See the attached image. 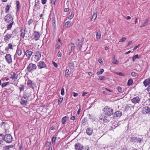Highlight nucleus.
I'll use <instances>...</instances> for the list:
<instances>
[{"mask_svg":"<svg viewBox=\"0 0 150 150\" xmlns=\"http://www.w3.org/2000/svg\"><path fill=\"white\" fill-rule=\"evenodd\" d=\"M136 142L137 143H140L143 141V138L137 137Z\"/></svg>","mask_w":150,"mask_h":150,"instance_id":"30","label":"nucleus"},{"mask_svg":"<svg viewBox=\"0 0 150 150\" xmlns=\"http://www.w3.org/2000/svg\"><path fill=\"white\" fill-rule=\"evenodd\" d=\"M37 69V66L35 64L30 63L28 65L27 69L29 72H31Z\"/></svg>","mask_w":150,"mask_h":150,"instance_id":"5","label":"nucleus"},{"mask_svg":"<svg viewBox=\"0 0 150 150\" xmlns=\"http://www.w3.org/2000/svg\"><path fill=\"white\" fill-rule=\"evenodd\" d=\"M98 62L99 63L101 64V63H102L103 60H102V59L101 58L99 59H98Z\"/></svg>","mask_w":150,"mask_h":150,"instance_id":"62","label":"nucleus"},{"mask_svg":"<svg viewBox=\"0 0 150 150\" xmlns=\"http://www.w3.org/2000/svg\"><path fill=\"white\" fill-rule=\"evenodd\" d=\"M115 114L117 117H120L122 114V112L119 111H117L115 112Z\"/></svg>","mask_w":150,"mask_h":150,"instance_id":"32","label":"nucleus"},{"mask_svg":"<svg viewBox=\"0 0 150 150\" xmlns=\"http://www.w3.org/2000/svg\"><path fill=\"white\" fill-rule=\"evenodd\" d=\"M74 146L76 150H82L83 147L82 145L78 142L75 144Z\"/></svg>","mask_w":150,"mask_h":150,"instance_id":"12","label":"nucleus"},{"mask_svg":"<svg viewBox=\"0 0 150 150\" xmlns=\"http://www.w3.org/2000/svg\"><path fill=\"white\" fill-rule=\"evenodd\" d=\"M113 60H114V61H113L112 62V63L116 64H118L119 62L117 60L115 59V55L113 56Z\"/></svg>","mask_w":150,"mask_h":150,"instance_id":"34","label":"nucleus"},{"mask_svg":"<svg viewBox=\"0 0 150 150\" xmlns=\"http://www.w3.org/2000/svg\"><path fill=\"white\" fill-rule=\"evenodd\" d=\"M72 95H73L74 97H76L78 96V94L76 93L73 92L72 93Z\"/></svg>","mask_w":150,"mask_h":150,"instance_id":"56","label":"nucleus"},{"mask_svg":"<svg viewBox=\"0 0 150 150\" xmlns=\"http://www.w3.org/2000/svg\"><path fill=\"white\" fill-rule=\"evenodd\" d=\"M17 10L18 12L20 11V3L19 1H17L16 2Z\"/></svg>","mask_w":150,"mask_h":150,"instance_id":"31","label":"nucleus"},{"mask_svg":"<svg viewBox=\"0 0 150 150\" xmlns=\"http://www.w3.org/2000/svg\"><path fill=\"white\" fill-rule=\"evenodd\" d=\"M70 75V73L68 69H66L65 71V76L67 77Z\"/></svg>","mask_w":150,"mask_h":150,"instance_id":"33","label":"nucleus"},{"mask_svg":"<svg viewBox=\"0 0 150 150\" xmlns=\"http://www.w3.org/2000/svg\"><path fill=\"white\" fill-rule=\"evenodd\" d=\"M47 0H41V2L43 4H45L47 2Z\"/></svg>","mask_w":150,"mask_h":150,"instance_id":"57","label":"nucleus"},{"mask_svg":"<svg viewBox=\"0 0 150 150\" xmlns=\"http://www.w3.org/2000/svg\"><path fill=\"white\" fill-rule=\"evenodd\" d=\"M55 20H52V25L53 26H55Z\"/></svg>","mask_w":150,"mask_h":150,"instance_id":"61","label":"nucleus"},{"mask_svg":"<svg viewBox=\"0 0 150 150\" xmlns=\"http://www.w3.org/2000/svg\"><path fill=\"white\" fill-rule=\"evenodd\" d=\"M18 76V75L16 73L13 72V74L11 75V76L10 78L13 80L14 81H15L17 79Z\"/></svg>","mask_w":150,"mask_h":150,"instance_id":"16","label":"nucleus"},{"mask_svg":"<svg viewBox=\"0 0 150 150\" xmlns=\"http://www.w3.org/2000/svg\"><path fill=\"white\" fill-rule=\"evenodd\" d=\"M56 49H58L60 48V46L59 44L57 43L55 46Z\"/></svg>","mask_w":150,"mask_h":150,"instance_id":"51","label":"nucleus"},{"mask_svg":"<svg viewBox=\"0 0 150 150\" xmlns=\"http://www.w3.org/2000/svg\"><path fill=\"white\" fill-rule=\"evenodd\" d=\"M33 36L34 39L35 40H37L40 38V35L38 32L35 31L33 33Z\"/></svg>","mask_w":150,"mask_h":150,"instance_id":"10","label":"nucleus"},{"mask_svg":"<svg viewBox=\"0 0 150 150\" xmlns=\"http://www.w3.org/2000/svg\"><path fill=\"white\" fill-rule=\"evenodd\" d=\"M31 96V94L28 93H25L22 97L20 102L21 104L23 106L27 105V103L29 98Z\"/></svg>","mask_w":150,"mask_h":150,"instance_id":"2","label":"nucleus"},{"mask_svg":"<svg viewBox=\"0 0 150 150\" xmlns=\"http://www.w3.org/2000/svg\"><path fill=\"white\" fill-rule=\"evenodd\" d=\"M71 50H69V55H70L72 51L74 50L75 48V46L74 43L71 42L70 44Z\"/></svg>","mask_w":150,"mask_h":150,"instance_id":"20","label":"nucleus"},{"mask_svg":"<svg viewBox=\"0 0 150 150\" xmlns=\"http://www.w3.org/2000/svg\"><path fill=\"white\" fill-rule=\"evenodd\" d=\"M69 67L71 69H73L74 67V63L73 62H71L69 64Z\"/></svg>","mask_w":150,"mask_h":150,"instance_id":"36","label":"nucleus"},{"mask_svg":"<svg viewBox=\"0 0 150 150\" xmlns=\"http://www.w3.org/2000/svg\"><path fill=\"white\" fill-rule=\"evenodd\" d=\"M133 81L132 79H129L127 83V85L129 86L131 85L132 84Z\"/></svg>","mask_w":150,"mask_h":150,"instance_id":"38","label":"nucleus"},{"mask_svg":"<svg viewBox=\"0 0 150 150\" xmlns=\"http://www.w3.org/2000/svg\"><path fill=\"white\" fill-rule=\"evenodd\" d=\"M139 57L138 56V54H137L134 56H133L132 58V61L134 62L135 61V60L136 59H139Z\"/></svg>","mask_w":150,"mask_h":150,"instance_id":"40","label":"nucleus"},{"mask_svg":"<svg viewBox=\"0 0 150 150\" xmlns=\"http://www.w3.org/2000/svg\"><path fill=\"white\" fill-rule=\"evenodd\" d=\"M93 131V129L92 128H89L86 129V132L87 134L89 136H91L92 134Z\"/></svg>","mask_w":150,"mask_h":150,"instance_id":"15","label":"nucleus"},{"mask_svg":"<svg viewBox=\"0 0 150 150\" xmlns=\"http://www.w3.org/2000/svg\"><path fill=\"white\" fill-rule=\"evenodd\" d=\"M19 89L20 90V92L23 91L24 90V86L22 84L21 85Z\"/></svg>","mask_w":150,"mask_h":150,"instance_id":"43","label":"nucleus"},{"mask_svg":"<svg viewBox=\"0 0 150 150\" xmlns=\"http://www.w3.org/2000/svg\"><path fill=\"white\" fill-rule=\"evenodd\" d=\"M127 39V38L125 37L122 38L120 40L118 43H119L120 42H122L125 41Z\"/></svg>","mask_w":150,"mask_h":150,"instance_id":"45","label":"nucleus"},{"mask_svg":"<svg viewBox=\"0 0 150 150\" xmlns=\"http://www.w3.org/2000/svg\"><path fill=\"white\" fill-rule=\"evenodd\" d=\"M109 115H102L100 117V120H103L104 122H108L110 121L111 118L109 117Z\"/></svg>","mask_w":150,"mask_h":150,"instance_id":"6","label":"nucleus"},{"mask_svg":"<svg viewBox=\"0 0 150 150\" xmlns=\"http://www.w3.org/2000/svg\"><path fill=\"white\" fill-rule=\"evenodd\" d=\"M11 7V4L7 5L5 8V13H8L9 12V11L10 9V7Z\"/></svg>","mask_w":150,"mask_h":150,"instance_id":"23","label":"nucleus"},{"mask_svg":"<svg viewBox=\"0 0 150 150\" xmlns=\"http://www.w3.org/2000/svg\"><path fill=\"white\" fill-rule=\"evenodd\" d=\"M7 86L6 84V83H3L1 84V87L2 88H3L4 87L6 86Z\"/></svg>","mask_w":150,"mask_h":150,"instance_id":"55","label":"nucleus"},{"mask_svg":"<svg viewBox=\"0 0 150 150\" xmlns=\"http://www.w3.org/2000/svg\"><path fill=\"white\" fill-rule=\"evenodd\" d=\"M148 20L147 19H146L145 21V22L142 23V25L141 26V27H143L146 25L148 23Z\"/></svg>","mask_w":150,"mask_h":150,"instance_id":"39","label":"nucleus"},{"mask_svg":"<svg viewBox=\"0 0 150 150\" xmlns=\"http://www.w3.org/2000/svg\"><path fill=\"white\" fill-rule=\"evenodd\" d=\"M141 99V98L139 96H136L131 99L132 102L134 104L139 103Z\"/></svg>","mask_w":150,"mask_h":150,"instance_id":"9","label":"nucleus"},{"mask_svg":"<svg viewBox=\"0 0 150 150\" xmlns=\"http://www.w3.org/2000/svg\"><path fill=\"white\" fill-rule=\"evenodd\" d=\"M52 63L54 65V67H55V68H57V64L56 63H55L54 62H52Z\"/></svg>","mask_w":150,"mask_h":150,"instance_id":"58","label":"nucleus"},{"mask_svg":"<svg viewBox=\"0 0 150 150\" xmlns=\"http://www.w3.org/2000/svg\"><path fill=\"white\" fill-rule=\"evenodd\" d=\"M7 62L9 64L12 62V59L11 55L10 54H6L5 57Z\"/></svg>","mask_w":150,"mask_h":150,"instance_id":"11","label":"nucleus"},{"mask_svg":"<svg viewBox=\"0 0 150 150\" xmlns=\"http://www.w3.org/2000/svg\"><path fill=\"white\" fill-rule=\"evenodd\" d=\"M105 78L104 76H101L100 77L99 79L100 80H104Z\"/></svg>","mask_w":150,"mask_h":150,"instance_id":"64","label":"nucleus"},{"mask_svg":"<svg viewBox=\"0 0 150 150\" xmlns=\"http://www.w3.org/2000/svg\"><path fill=\"white\" fill-rule=\"evenodd\" d=\"M27 84L28 86H31L33 84L32 81L30 80L29 79L28 81Z\"/></svg>","mask_w":150,"mask_h":150,"instance_id":"47","label":"nucleus"},{"mask_svg":"<svg viewBox=\"0 0 150 150\" xmlns=\"http://www.w3.org/2000/svg\"><path fill=\"white\" fill-rule=\"evenodd\" d=\"M137 137H132L130 139V142L134 144L136 142Z\"/></svg>","mask_w":150,"mask_h":150,"instance_id":"26","label":"nucleus"},{"mask_svg":"<svg viewBox=\"0 0 150 150\" xmlns=\"http://www.w3.org/2000/svg\"><path fill=\"white\" fill-rule=\"evenodd\" d=\"M103 110L105 112V115L110 116L113 113V110L108 106H106L104 108Z\"/></svg>","mask_w":150,"mask_h":150,"instance_id":"3","label":"nucleus"},{"mask_svg":"<svg viewBox=\"0 0 150 150\" xmlns=\"http://www.w3.org/2000/svg\"><path fill=\"white\" fill-rule=\"evenodd\" d=\"M61 94L62 96L64 94V89L63 88H62L61 89Z\"/></svg>","mask_w":150,"mask_h":150,"instance_id":"48","label":"nucleus"},{"mask_svg":"<svg viewBox=\"0 0 150 150\" xmlns=\"http://www.w3.org/2000/svg\"><path fill=\"white\" fill-rule=\"evenodd\" d=\"M55 0H50L51 3L53 5H54L55 4Z\"/></svg>","mask_w":150,"mask_h":150,"instance_id":"63","label":"nucleus"},{"mask_svg":"<svg viewBox=\"0 0 150 150\" xmlns=\"http://www.w3.org/2000/svg\"><path fill=\"white\" fill-rule=\"evenodd\" d=\"M21 36L23 38H24L25 37V31L24 30H22L21 31Z\"/></svg>","mask_w":150,"mask_h":150,"instance_id":"27","label":"nucleus"},{"mask_svg":"<svg viewBox=\"0 0 150 150\" xmlns=\"http://www.w3.org/2000/svg\"><path fill=\"white\" fill-rule=\"evenodd\" d=\"M117 89L119 93H122V89L120 87V86L117 87Z\"/></svg>","mask_w":150,"mask_h":150,"instance_id":"49","label":"nucleus"},{"mask_svg":"<svg viewBox=\"0 0 150 150\" xmlns=\"http://www.w3.org/2000/svg\"><path fill=\"white\" fill-rule=\"evenodd\" d=\"M104 71V69H101L99 71H98L96 74L97 75L99 74H101Z\"/></svg>","mask_w":150,"mask_h":150,"instance_id":"42","label":"nucleus"},{"mask_svg":"<svg viewBox=\"0 0 150 150\" xmlns=\"http://www.w3.org/2000/svg\"><path fill=\"white\" fill-rule=\"evenodd\" d=\"M69 118V117L67 116H65L63 117L61 121L62 124L63 125L65 124L67 120H68Z\"/></svg>","mask_w":150,"mask_h":150,"instance_id":"19","label":"nucleus"},{"mask_svg":"<svg viewBox=\"0 0 150 150\" xmlns=\"http://www.w3.org/2000/svg\"><path fill=\"white\" fill-rule=\"evenodd\" d=\"M82 42H79L77 45L78 48L79 49V51H80L81 50L82 46Z\"/></svg>","mask_w":150,"mask_h":150,"instance_id":"29","label":"nucleus"},{"mask_svg":"<svg viewBox=\"0 0 150 150\" xmlns=\"http://www.w3.org/2000/svg\"><path fill=\"white\" fill-rule=\"evenodd\" d=\"M144 85L146 87L150 84V79H147L145 80L143 83Z\"/></svg>","mask_w":150,"mask_h":150,"instance_id":"17","label":"nucleus"},{"mask_svg":"<svg viewBox=\"0 0 150 150\" xmlns=\"http://www.w3.org/2000/svg\"><path fill=\"white\" fill-rule=\"evenodd\" d=\"M63 101V98H61V97H60L58 101V104L59 105L61 104V103H62Z\"/></svg>","mask_w":150,"mask_h":150,"instance_id":"41","label":"nucleus"},{"mask_svg":"<svg viewBox=\"0 0 150 150\" xmlns=\"http://www.w3.org/2000/svg\"><path fill=\"white\" fill-rule=\"evenodd\" d=\"M116 74L118 75L121 76H125V75L124 74L121 72H117L116 73Z\"/></svg>","mask_w":150,"mask_h":150,"instance_id":"54","label":"nucleus"},{"mask_svg":"<svg viewBox=\"0 0 150 150\" xmlns=\"http://www.w3.org/2000/svg\"><path fill=\"white\" fill-rule=\"evenodd\" d=\"M56 139V138L55 137H54V136L52 138V144H55Z\"/></svg>","mask_w":150,"mask_h":150,"instance_id":"52","label":"nucleus"},{"mask_svg":"<svg viewBox=\"0 0 150 150\" xmlns=\"http://www.w3.org/2000/svg\"><path fill=\"white\" fill-rule=\"evenodd\" d=\"M4 19L6 23L7 24V30L10 29L14 23L13 17L10 13H8L5 16Z\"/></svg>","mask_w":150,"mask_h":150,"instance_id":"1","label":"nucleus"},{"mask_svg":"<svg viewBox=\"0 0 150 150\" xmlns=\"http://www.w3.org/2000/svg\"><path fill=\"white\" fill-rule=\"evenodd\" d=\"M86 120L85 119H84L82 120V125H84L86 124Z\"/></svg>","mask_w":150,"mask_h":150,"instance_id":"53","label":"nucleus"},{"mask_svg":"<svg viewBox=\"0 0 150 150\" xmlns=\"http://www.w3.org/2000/svg\"><path fill=\"white\" fill-rule=\"evenodd\" d=\"M131 75L132 76L134 77L137 76H138V74L135 72H132Z\"/></svg>","mask_w":150,"mask_h":150,"instance_id":"35","label":"nucleus"},{"mask_svg":"<svg viewBox=\"0 0 150 150\" xmlns=\"http://www.w3.org/2000/svg\"><path fill=\"white\" fill-rule=\"evenodd\" d=\"M96 36L97 39H99L101 37L100 32L99 30L96 32Z\"/></svg>","mask_w":150,"mask_h":150,"instance_id":"24","label":"nucleus"},{"mask_svg":"<svg viewBox=\"0 0 150 150\" xmlns=\"http://www.w3.org/2000/svg\"><path fill=\"white\" fill-rule=\"evenodd\" d=\"M13 138L10 134H6L4 136V141L8 143L11 142L13 141Z\"/></svg>","mask_w":150,"mask_h":150,"instance_id":"4","label":"nucleus"},{"mask_svg":"<svg viewBox=\"0 0 150 150\" xmlns=\"http://www.w3.org/2000/svg\"><path fill=\"white\" fill-rule=\"evenodd\" d=\"M79 108L77 111V114L78 115H79V114L81 110V105L80 104L79 105Z\"/></svg>","mask_w":150,"mask_h":150,"instance_id":"59","label":"nucleus"},{"mask_svg":"<svg viewBox=\"0 0 150 150\" xmlns=\"http://www.w3.org/2000/svg\"><path fill=\"white\" fill-rule=\"evenodd\" d=\"M51 144V142H46L45 144V146L47 147L49 146Z\"/></svg>","mask_w":150,"mask_h":150,"instance_id":"50","label":"nucleus"},{"mask_svg":"<svg viewBox=\"0 0 150 150\" xmlns=\"http://www.w3.org/2000/svg\"><path fill=\"white\" fill-rule=\"evenodd\" d=\"M65 25L67 27H70L71 25V23L69 21H67L65 23Z\"/></svg>","mask_w":150,"mask_h":150,"instance_id":"44","label":"nucleus"},{"mask_svg":"<svg viewBox=\"0 0 150 150\" xmlns=\"http://www.w3.org/2000/svg\"><path fill=\"white\" fill-rule=\"evenodd\" d=\"M25 54L28 59H29L30 57L33 54V52L29 50H26L25 51Z\"/></svg>","mask_w":150,"mask_h":150,"instance_id":"14","label":"nucleus"},{"mask_svg":"<svg viewBox=\"0 0 150 150\" xmlns=\"http://www.w3.org/2000/svg\"><path fill=\"white\" fill-rule=\"evenodd\" d=\"M142 112L144 114H150V108L148 106L143 107L142 109Z\"/></svg>","mask_w":150,"mask_h":150,"instance_id":"7","label":"nucleus"},{"mask_svg":"<svg viewBox=\"0 0 150 150\" xmlns=\"http://www.w3.org/2000/svg\"><path fill=\"white\" fill-rule=\"evenodd\" d=\"M13 147V146L12 145H9L8 146H6L4 148L6 150H8L10 148H12Z\"/></svg>","mask_w":150,"mask_h":150,"instance_id":"46","label":"nucleus"},{"mask_svg":"<svg viewBox=\"0 0 150 150\" xmlns=\"http://www.w3.org/2000/svg\"><path fill=\"white\" fill-rule=\"evenodd\" d=\"M4 135L0 134V144H2L4 140Z\"/></svg>","mask_w":150,"mask_h":150,"instance_id":"28","label":"nucleus"},{"mask_svg":"<svg viewBox=\"0 0 150 150\" xmlns=\"http://www.w3.org/2000/svg\"><path fill=\"white\" fill-rule=\"evenodd\" d=\"M38 68L39 69H42L45 68L47 66L45 62L43 61H40L37 64Z\"/></svg>","mask_w":150,"mask_h":150,"instance_id":"8","label":"nucleus"},{"mask_svg":"<svg viewBox=\"0 0 150 150\" xmlns=\"http://www.w3.org/2000/svg\"><path fill=\"white\" fill-rule=\"evenodd\" d=\"M62 53L61 52H60V51H59L58 52V53H57V56L58 57H61L62 56Z\"/></svg>","mask_w":150,"mask_h":150,"instance_id":"60","label":"nucleus"},{"mask_svg":"<svg viewBox=\"0 0 150 150\" xmlns=\"http://www.w3.org/2000/svg\"><path fill=\"white\" fill-rule=\"evenodd\" d=\"M13 45L12 42L11 43H9L8 44V46L6 47L5 50L7 51H8L9 49H13Z\"/></svg>","mask_w":150,"mask_h":150,"instance_id":"21","label":"nucleus"},{"mask_svg":"<svg viewBox=\"0 0 150 150\" xmlns=\"http://www.w3.org/2000/svg\"><path fill=\"white\" fill-rule=\"evenodd\" d=\"M12 37V35L11 34H7L4 36V40L6 42H8L9 40Z\"/></svg>","mask_w":150,"mask_h":150,"instance_id":"13","label":"nucleus"},{"mask_svg":"<svg viewBox=\"0 0 150 150\" xmlns=\"http://www.w3.org/2000/svg\"><path fill=\"white\" fill-rule=\"evenodd\" d=\"M41 54L40 52H37L35 55V58L37 61H39L40 59Z\"/></svg>","mask_w":150,"mask_h":150,"instance_id":"18","label":"nucleus"},{"mask_svg":"<svg viewBox=\"0 0 150 150\" xmlns=\"http://www.w3.org/2000/svg\"><path fill=\"white\" fill-rule=\"evenodd\" d=\"M74 16V13L73 11H72L70 15L68 17V19H71L73 18Z\"/></svg>","mask_w":150,"mask_h":150,"instance_id":"37","label":"nucleus"},{"mask_svg":"<svg viewBox=\"0 0 150 150\" xmlns=\"http://www.w3.org/2000/svg\"><path fill=\"white\" fill-rule=\"evenodd\" d=\"M22 53V50L21 48H18L16 51V54H17L18 56H20Z\"/></svg>","mask_w":150,"mask_h":150,"instance_id":"22","label":"nucleus"},{"mask_svg":"<svg viewBox=\"0 0 150 150\" xmlns=\"http://www.w3.org/2000/svg\"><path fill=\"white\" fill-rule=\"evenodd\" d=\"M97 14L96 13V11L95 12L94 11V12H93V14L92 16V21L95 20L96 19V18L97 17Z\"/></svg>","mask_w":150,"mask_h":150,"instance_id":"25","label":"nucleus"}]
</instances>
